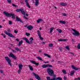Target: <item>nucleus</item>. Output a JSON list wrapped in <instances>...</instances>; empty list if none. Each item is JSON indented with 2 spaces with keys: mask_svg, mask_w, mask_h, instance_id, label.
<instances>
[{
  "mask_svg": "<svg viewBox=\"0 0 80 80\" xmlns=\"http://www.w3.org/2000/svg\"><path fill=\"white\" fill-rule=\"evenodd\" d=\"M3 13L5 14L6 17H12V19H15V15L14 14L12 13H8V12L4 11L3 12Z\"/></svg>",
  "mask_w": 80,
  "mask_h": 80,
  "instance_id": "nucleus-1",
  "label": "nucleus"
},
{
  "mask_svg": "<svg viewBox=\"0 0 80 80\" xmlns=\"http://www.w3.org/2000/svg\"><path fill=\"white\" fill-rule=\"evenodd\" d=\"M47 72L50 76H52V77L53 76V75H55L54 74V72L53 70L51 69L50 68H48L47 69Z\"/></svg>",
  "mask_w": 80,
  "mask_h": 80,
  "instance_id": "nucleus-2",
  "label": "nucleus"
},
{
  "mask_svg": "<svg viewBox=\"0 0 80 80\" xmlns=\"http://www.w3.org/2000/svg\"><path fill=\"white\" fill-rule=\"evenodd\" d=\"M23 40H25L26 42L28 43L29 44H31L33 43V41H32V40H33V37H31L29 39V40H31L30 42H29V40H28L27 38H23Z\"/></svg>",
  "mask_w": 80,
  "mask_h": 80,
  "instance_id": "nucleus-3",
  "label": "nucleus"
},
{
  "mask_svg": "<svg viewBox=\"0 0 80 80\" xmlns=\"http://www.w3.org/2000/svg\"><path fill=\"white\" fill-rule=\"evenodd\" d=\"M5 59L9 65L12 67V65L11 64V60L8 57H5Z\"/></svg>",
  "mask_w": 80,
  "mask_h": 80,
  "instance_id": "nucleus-4",
  "label": "nucleus"
},
{
  "mask_svg": "<svg viewBox=\"0 0 80 80\" xmlns=\"http://www.w3.org/2000/svg\"><path fill=\"white\" fill-rule=\"evenodd\" d=\"M72 30L74 32V33H73L72 34L74 35V36H79L80 35V33L78 31H76L75 30L72 29Z\"/></svg>",
  "mask_w": 80,
  "mask_h": 80,
  "instance_id": "nucleus-5",
  "label": "nucleus"
},
{
  "mask_svg": "<svg viewBox=\"0 0 80 80\" xmlns=\"http://www.w3.org/2000/svg\"><path fill=\"white\" fill-rule=\"evenodd\" d=\"M16 12H21V13H22V14L24 15H25V11H24L23 9L22 8L17 9L16 10Z\"/></svg>",
  "mask_w": 80,
  "mask_h": 80,
  "instance_id": "nucleus-6",
  "label": "nucleus"
},
{
  "mask_svg": "<svg viewBox=\"0 0 80 80\" xmlns=\"http://www.w3.org/2000/svg\"><path fill=\"white\" fill-rule=\"evenodd\" d=\"M4 33L5 34H6V35H8L9 37H12V38H15V36H14V35H13V34H12V33H7V31H5L4 32Z\"/></svg>",
  "mask_w": 80,
  "mask_h": 80,
  "instance_id": "nucleus-7",
  "label": "nucleus"
},
{
  "mask_svg": "<svg viewBox=\"0 0 80 80\" xmlns=\"http://www.w3.org/2000/svg\"><path fill=\"white\" fill-rule=\"evenodd\" d=\"M9 57H11L12 58H13L14 59H15L16 60L17 59V57L15 56L12 53V52H10V54L9 55Z\"/></svg>",
  "mask_w": 80,
  "mask_h": 80,
  "instance_id": "nucleus-8",
  "label": "nucleus"
},
{
  "mask_svg": "<svg viewBox=\"0 0 80 80\" xmlns=\"http://www.w3.org/2000/svg\"><path fill=\"white\" fill-rule=\"evenodd\" d=\"M33 75H34L35 78H36V79H37L38 80H41V79H40V77L38 76V75L37 74H36L34 72H32Z\"/></svg>",
  "mask_w": 80,
  "mask_h": 80,
  "instance_id": "nucleus-9",
  "label": "nucleus"
},
{
  "mask_svg": "<svg viewBox=\"0 0 80 80\" xmlns=\"http://www.w3.org/2000/svg\"><path fill=\"white\" fill-rule=\"evenodd\" d=\"M37 32H38V35L39 38H40V40H43V38H42V37H41V34H41V33L40 32V31H39V30H38L37 31Z\"/></svg>",
  "mask_w": 80,
  "mask_h": 80,
  "instance_id": "nucleus-10",
  "label": "nucleus"
},
{
  "mask_svg": "<svg viewBox=\"0 0 80 80\" xmlns=\"http://www.w3.org/2000/svg\"><path fill=\"white\" fill-rule=\"evenodd\" d=\"M56 77H57V76L55 75H53V77H54V80H62V78L60 77H58L56 78Z\"/></svg>",
  "mask_w": 80,
  "mask_h": 80,
  "instance_id": "nucleus-11",
  "label": "nucleus"
},
{
  "mask_svg": "<svg viewBox=\"0 0 80 80\" xmlns=\"http://www.w3.org/2000/svg\"><path fill=\"white\" fill-rule=\"evenodd\" d=\"M25 3H26V6L28 7V8H31V7L30 6V5L28 2V0H25Z\"/></svg>",
  "mask_w": 80,
  "mask_h": 80,
  "instance_id": "nucleus-12",
  "label": "nucleus"
},
{
  "mask_svg": "<svg viewBox=\"0 0 80 80\" xmlns=\"http://www.w3.org/2000/svg\"><path fill=\"white\" fill-rule=\"evenodd\" d=\"M27 28H28V30H32V29L33 28V27L31 25L28 26L27 27Z\"/></svg>",
  "mask_w": 80,
  "mask_h": 80,
  "instance_id": "nucleus-13",
  "label": "nucleus"
},
{
  "mask_svg": "<svg viewBox=\"0 0 80 80\" xmlns=\"http://www.w3.org/2000/svg\"><path fill=\"white\" fill-rule=\"evenodd\" d=\"M30 62L33 64H34V65H39V63L38 62H36V61H31Z\"/></svg>",
  "mask_w": 80,
  "mask_h": 80,
  "instance_id": "nucleus-14",
  "label": "nucleus"
},
{
  "mask_svg": "<svg viewBox=\"0 0 80 80\" xmlns=\"http://www.w3.org/2000/svg\"><path fill=\"white\" fill-rule=\"evenodd\" d=\"M35 1V5L36 6V7H37L38 6V5L39 3V0H34Z\"/></svg>",
  "mask_w": 80,
  "mask_h": 80,
  "instance_id": "nucleus-15",
  "label": "nucleus"
},
{
  "mask_svg": "<svg viewBox=\"0 0 80 80\" xmlns=\"http://www.w3.org/2000/svg\"><path fill=\"white\" fill-rule=\"evenodd\" d=\"M72 68L73 69H74V70H78V69H80V68H76L73 65L72 66Z\"/></svg>",
  "mask_w": 80,
  "mask_h": 80,
  "instance_id": "nucleus-16",
  "label": "nucleus"
},
{
  "mask_svg": "<svg viewBox=\"0 0 80 80\" xmlns=\"http://www.w3.org/2000/svg\"><path fill=\"white\" fill-rule=\"evenodd\" d=\"M28 67L30 69V70H31V71H33V68L32 66L29 65L28 66Z\"/></svg>",
  "mask_w": 80,
  "mask_h": 80,
  "instance_id": "nucleus-17",
  "label": "nucleus"
},
{
  "mask_svg": "<svg viewBox=\"0 0 80 80\" xmlns=\"http://www.w3.org/2000/svg\"><path fill=\"white\" fill-rule=\"evenodd\" d=\"M58 42H63L67 41V39H59L58 40Z\"/></svg>",
  "mask_w": 80,
  "mask_h": 80,
  "instance_id": "nucleus-18",
  "label": "nucleus"
},
{
  "mask_svg": "<svg viewBox=\"0 0 80 80\" xmlns=\"http://www.w3.org/2000/svg\"><path fill=\"white\" fill-rule=\"evenodd\" d=\"M47 80H55V78H53L52 79H50V77H47Z\"/></svg>",
  "mask_w": 80,
  "mask_h": 80,
  "instance_id": "nucleus-19",
  "label": "nucleus"
},
{
  "mask_svg": "<svg viewBox=\"0 0 80 80\" xmlns=\"http://www.w3.org/2000/svg\"><path fill=\"white\" fill-rule=\"evenodd\" d=\"M59 23H62V24H65L66 22L63 21H60Z\"/></svg>",
  "mask_w": 80,
  "mask_h": 80,
  "instance_id": "nucleus-20",
  "label": "nucleus"
},
{
  "mask_svg": "<svg viewBox=\"0 0 80 80\" xmlns=\"http://www.w3.org/2000/svg\"><path fill=\"white\" fill-rule=\"evenodd\" d=\"M42 68H46L47 67V65L43 64L42 65Z\"/></svg>",
  "mask_w": 80,
  "mask_h": 80,
  "instance_id": "nucleus-21",
  "label": "nucleus"
},
{
  "mask_svg": "<svg viewBox=\"0 0 80 80\" xmlns=\"http://www.w3.org/2000/svg\"><path fill=\"white\" fill-rule=\"evenodd\" d=\"M60 5H62V6H65V5H67V4L64 2H61L60 3Z\"/></svg>",
  "mask_w": 80,
  "mask_h": 80,
  "instance_id": "nucleus-22",
  "label": "nucleus"
},
{
  "mask_svg": "<svg viewBox=\"0 0 80 80\" xmlns=\"http://www.w3.org/2000/svg\"><path fill=\"white\" fill-rule=\"evenodd\" d=\"M22 43H23V40H22L21 41L19 42V43L18 45V46H20L21 45V44H22Z\"/></svg>",
  "mask_w": 80,
  "mask_h": 80,
  "instance_id": "nucleus-23",
  "label": "nucleus"
},
{
  "mask_svg": "<svg viewBox=\"0 0 80 80\" xmlns=\"http://www.w3.org/2000/svg\"><path fill=\"white\" fill-rule=\"evenodd\" d=\"M19 68L20 70H22L23 66L22 64H19Z\"/></svg>",
  "mask_w": 80,
  "mask_h": 80,
  "instance_id": "nucleus-24",
  "label": "nucleus"
},
{
  "mask_svg": "<svg viewBox=\"0 0 80 80\" xmlns=\"http://www.w3.org/2000/svg\"><path fill=\"white\" fill-rule=\"evenodd\" d=\"M44 56H47L48 58H51V57H50V56L49 55H48L47 54L44 53Z\"/></svg>",
  "mask_w": 80,
  "mask_h": 80,
  "instance_id": "nucleus-25",
  "label": "nucleus"
},
{
  "mask_svg": "<svg viewBox=\"0 0 80 80\" xmlns=\"http://www.w3.org/2000/svg\"><path fill=\"white\" fill-rule=\"evenodd\" d=\"M75 73V71H71L70 73L71 76H72L73 74Z\"/></svg>",
  "mask_w": 80,
  "mask_h": 80,
  "instance_id": "nucleus-26",
  "label": "nucleus"
},
{
  "mask_svg": "<svg viewBox=\"0 0 80 80\" xmlns=\"http://www.w3.org/2000/svg\"><path fill=\"white\" fill-rule=\"evenodd\" d=\"M15 50H17V51H19V52H21V49H20L19 48H18L17 47L15 48Z\"/></svg>",
  "mask_w": 80,
  "mask_h": 80,
  "instance_id": "nucleus-27",
  "label": "nucleus"
},
{
  "mask_svg": "<svg viewBox=\"0 0 80 80\" xmlns=\"http://www.w3.org/2000/svg\"><path fill=\"white\" fill-rule=\"evenodd\" d=\"M57 30L58 31L59 33H62V30L60 29H57Z\"/></svg>",
  "mask_w": 80,
  "mask_h": 80,
  "instance_id": "nucleus-28",
  "label": "nucleus"
},
{
  "mask_svg": "<svg viewBox=\"0 0 80 80\" xmlns=\"http://www.w3.org/2000/svg\"><path fill=\"white\" fill-rule=\"evenodd\" d=\"M36 58L38 59V60H41V61H42V58L40 57L39 56L37 57Z\"/></svg>",
  "mask_w": 80,
  "mask_h": 80,
  "instance_id": "nucleus-29",
  "label": "nucleus"
},
{
  "mask_svg": "<svg viewBox=\"0 0 80 80\" xmlns=\"http://www.w3.org/2000/svg\"><path fill=\"white\" fill-rule=\"evenodd\" d=\"M47 66L48 68L49 67L50 68H52V67H53V66H52V65L50 64H47Z\"/></svg>",
  "mask_w": 80,
  "mask_h": 80,
  "instance_id": "nucleus-30",
  "label": "nucleus"
},
{
  "mask_svg": "<svg viewBox=\"0 0 80 80\" xmlns=\"http://www.w3.org/2000/svg\"><path fill=\"white\" fill-rule=\"evenodd\" d=\"M58 49L59 50V51H62V50H63V48L62 47H60Z\"/></svg>",
  "mask_w": 80,
  "mask_h": 80,
  "instance_id": "nucleus-31",
  "label": "nucleus"
},
{
  "mask_svg": "<svg viewBox=\"0 0 80 80\" xmlns=\"http://www.w3.org/2000/svg\"><path fill=\"white\" fill-rule=\"evenodd\" d=\"M72 42L74 44H75V41L73 39H72Z\"/></svg>",
  "mask_w": 80,
  "mask_h": 80,
  "instance_id": "nucleus-32",
  "label": "nucleus"
},
{
  "mask_svg": "<svg viewBox=\"0 0 80 80\" xmlns=\"http://www.w3.org/2000/svg\"><path fill=\"white\" fill-rule=\"evenodd\" d=\"M53 28H50V33H52V32H53Z\"/></svg>",
  "mask_w": 80,
  "mask_h": 80,
  "instance_id": "nucleus-33",
  "label": "nucleus"
},
{
  "mask_svg": "<svg viewBox=\"0 0 80 80\" xmlns=\"http://www.w3.org/2000/svg\"><path fill=\"white\" fill-rule=\"evenodd\" d=\"M12 24H13V22H12L11 21H9V25H12Z\"/></svg>",
  "mask_w": 80,
  "mask_h": 80,
  "instance_id": "nucleus-34",
  "label": "nucleus"
},
{
  "mask_svg": "<svg viewBox=\"0 0 80 80\" xmlns=\"http://www.w3.org/2000/svg\"><path fill=\"white\" fill-rule=\"evenodd\" d=\"M49 47H53V44H52V43H49Z\"/></svg>",
  "mask_w": 80,
  "mask_h": 80,
  "instance_id": "nucleus-35",
  "label": "nucleus"
},
{
  "mask_svg": "<svg viewBox=\"0 0 80 80\" xmlns=\"http://www.w3.org/2000/svg\"><path fill=\"white\" fill-rule=\"evenodd\" d=\"M16 20H21V19L18 18V16H16Z\"/></svg>",
  "mask_w": 80,
  "mask_h": 80,
  "instance_id": "nucleus-36",
  "label": "nucleus"
},
{
  "mask_svg": "<svg viewBox=\"0 0 80 80\" xmlns=\"http://www.w3.org/2000/svg\"><path fill=\"white\" fill-rule=\"evenodd\" d=\"M62 72L64 74H67V72H66V71H65V70H62Z\"/></svg>",
  "mask_w": 80,
  "mask_h": 80,
  "instance_id": "nucleus-37",
  "label": "nucleus"
},
{
  "mask_svg": "<svg viewBox=\"0 0 80 80\" xmlns=\"http://www.w3.org/2000/svg\"><path fill=\"white\" fill-rule=\"evenodd\" d=\"M26 35L27 37H28L29 36H30V33L26 32Z\"/></svg>",
  "mask_w": 80,
  "mask_h": 80,
  "instance_id": "nucleus-38",
  "label": "nucleus"
},
{
  "mask_svg": "<svg viewBox=\"0 0 80 80\" xmlns=\"http://www.w3.org/2000/svg\"><path fill=\"white\" fill-rule=\"evenodd\" d=\"M77 48L78 49H80V44H78L77 46Z\"/></svg>",
  "mask_w": 80,
  "mask_h": 80,
  "instance_id": "nucleus-39",
  "label": "nucleus"
},
{
  "mask_svg": "<svg viewBox=\"0 0 80 80\" xmlns=\"http://www.w3.org/2000/svg\"><path fill=\"white\" fill-rule=\"evenodd\" d=\"M17 21L18 22H21V23H23V22L22 20H17Z\"/></svg>",
  "mask_w": 80,
  "mask_h": 80,
  "instance_id": "nucleus-40",
  "label": "nucleus"
},
{
  "mask_svg": "<svg viewBox=\"0 0 80 80\" xmlns=\"http://www.w3.org/2000/svg\"><path fill=\"white\" fill-rule=\"evenodd\" d=\"M21 70H20V69L18 70V73H21Z\"/></svg>",
  "mask_w": 80,
  "mask_h": 80,
  "instance_id": "nucleus-41",
  "label": "nucleus"
},
{
  "mask_svg": "<svg viewBox=\"0 0 80 80\" xmlns=\"http://www.w3.org/2000/svg\"><path fill=\"white\" fill-rule=\"evenodd\" d=\"M12 5L13 6V7H17V5H15L14 4H12Z\"/></svg>",
  "mask_w": 80,
  "mask_h": 80,
  "instance_id": "nucleus-42",
  "label": "nucleus"
},
{
  "mask_svg": "<svg viewBox=\"0 0 80 80\" xmlns=\"http://www.w3.org/2000/svg\"><path fill=\"white\" fill-rule=\"evenodd\" d=\"M66 49H67V50H69L70 49V48H69V47L68 46H67L66 47Z\"/></svg>",
  "mask_w": 80,
  "mask_h": 80,
  "instance_id": "nucleus-43",
  "label": "nucleus"
},
{
  "mask_svg": "<svg viewBox=\"0 0 80 80\" xmlns=\"http://www.w3.org/2000/svg\"><path fill=\"white\" fill-rule=\"evenodd\" d=\"M7 1L8 3H11V1H12V0H7Z\"/></svg>",
  "mask_w": 80,
  "mask_h": 80,
  "instance_id": "nucleus-44",
  "label": "nucleus"
},
{
  "mask_svg": "<svg viewBox=\"0 0 80 80\" xmlns=\"http://www.w3.org/2000/svg\"><path fill=\"white\" fill-rule=\"evenodd\" d=\"M12 51L13 53H16V51L15 50L12 49Z\"/></svg>",
  "mask_w": 80,
  "mask_h": 80,
  "instance_id": "nucleus-45",
  "label": "nucleus"
},
{
  "mask_svg": "<svg viewBox=\"0 0 80 80\" xmlns=\"http://www.w3.org/2000/svg\"><path fill=\"white\" fill-rule=\"evenodd\" d=\"M43 20H37V23H40V21L42 22Z\"/></svg>",
  "mask_w": 80,
  "mask_h": 80,
  "instance_id": "nucleus-46",
  "label": "nucleus"
},
{
  "mask_svg": "<svg viewBox=\"0 0 80 80\" xmlns=\"http://www.w3.org/2000/svg\"><path fill=\"white\" fill-rule=\"evenodd\" d=\"M7 31L8 32H10V29H8Z\"/></svg>",
  "mask_w": 80,
  "mask_h": 80,
  "instance_id": "nucleus-47",
  "label": "nucleus"
},
{
  "mask_svg": "<svg viewBox=\"0 0 80 80\" xmlns=\"http://www.w3.org/2000/svg\"><path fill=\"white\" fill-rule=\"evenodd\" d=\"M21 4H24V3H23V1L22 0H21Z\"/></svg>",
  "mask_w": 80,
  "mask_h": 80,
  "instance_id": "nucleus-48",
  "label": "nucleus"
},
{
  "mask_svg": "<svg viewBox=\"0 0 80 80\" xmlns=\"http://www.w3.org/2000/svg\"><path fill=\"white\" fill-rule=\"evenodd\" d=\"M70 54H72V55H74V53H72V52H69Z\"/></svg>",
  "mask_w": 80,
  "mask_h": 80,
  "instance_id": "nucleus-49",
  "label": "nucleus"
},
{
  "mask_svg": "<svg viewBox=\"0 0 80 80\" xmlns=\"http://www.w3.org/2000/svg\"><path fill=\"white\" fill-rule=\"evenodd\" d=\"M24 18H25L26 20H28V18L27 17H25V16H24Z\"/></svg>",
  "mask_w": 80,
  "mask_h": 80,
  "instance_id": "nucleus-50",
  "label": "nucleus"
},
{
  "mask_svg": "<svg viewBox=\"0 0 80 80\" xmlns=\"http://www.w3.org/2000/svg\"><path fill=\"white\" fill-rule=\"evenodd\" d=\"M18 32V31H17V30H14V33H17Z\"/></svg>",
  "mask_w": 80,
  "mask_h": 80,
  "instance_id": "nucleus-51",
  "label": "nucleus"
},
{
  "mask_svg": "<svg viewBox=\"0 0 80 80\" xmlns=\"http://www.w3.org/2000/svg\"><path fill=\"white\" fill-rule=\"evenodd\" d=\"M64 80H67V78L66 77V76L64 77Z\"/></svg>",
  "mask_w": 80,
  "mask_h": 80,
  "instance_id": "nucleus-52",
  "label": "nucleus"
},
{
  "mask_svg": "<svg viewBox=\"0 0 80 80\" xmlns=\"http://www.w3.org/2000/svg\"><path fill=\"white\" fill-rule=\"evenodd\" d=\"M16 41H17V42H19V39L18 38L16 39Z\"/></svg>",
  "mask_w": 80,
  "mask_h": 80,
  "instance_id": "nucleus-53",
  "label": "nucleus"
},
{
  "mask_svg": "<svg viewBox=\"0 0 80 80\" xmlns=\"http://www.w3.org/2000/svg\"><path fill=\"white\" fill-rule=\"evenodd\" d=\"M0 72L1 73H3V71L2 70H0Z\"/></svg>",
  "mask_w": 80,
  "mask_h": 80,
  "instance_id": "nucleus-54",
  "label": "nucleus"
},
{
  "mask_svg": "<svg viewBox=\"0 0 80 80\" xmlns=\"http://www.w3.org/2000/svg\"><path fill=\"white\" fill-rule=\"evenodd\" d=\"M37 20H43L42 18H40L38 19Z\"/></svg>",
  "mask_w": 80,
  "mask_h": 80,
  "instance_id": "nucleus-55",
  "label": "nucleus"
},
{
  "mask_svg": "<svg viewBox=\"0 0 80 80\" xmlns=\"http://www.w3.org/2000/svg\"><path fill=\"white\" fill-rule=\"evenodd\" d=\"M45 43H46V42H42V44H45Z\"/></svg>",
  "mask_w": 80,
  "mask_h": 80,
  "instance_id": "nucleus-56",
  "label": "nucleus"
},
{
  "mask_svg": "<svg viewBox=\"0 0 80 80\" xmlns=\"http://www.w3.org/2000/svg\"><path fill=\"white\" fill-rule=\"evenodd\" d=\"M63 16H66L67 15V14L66 13H64L63 14Z\"/></svg>",
  "mask_w": 80,
  "mask_h": 80,
  "instance_id": "nucleus-57",
  "label": "nucleus"
},
{
  "mask_svg": "<svg viewBox=\"0 0 80 80\" xmlns=\"http://www.w3.org/2000/svg\"><path fill=\"white\" fill-rule=\"evenodd\" d=\"M6 37V35H3V38H5Z\"/></svg>",
  "mask_w": 80,
  "mask_h": 80,
  "instance_id": "nucleus-58",
  "label": "nucleus"
},
{
  "mask_svg": "<svg viewBox=\"0 0 80 80\" xmlns=\"http://www.w3.org/2000/svg\"><path fill=\"white\" fill-rule=\"evenodd\" d=\"M78 80H80V77H79L78 78Z\"/></svg>",
  "mask_w": 80,
  "mask_h": 80,
  "instance_id": "nucleus-59",
  "label": "nucleus"
},
{
  "mask_svg": "<svg viewBox=\"0 0 80 80\" xmlns=\"http://www.w3.org/2000/svg\"><path fill=\"white\" fill-rule=\"evenodd\" d=\"M26 16H27V17H28V14L26 13Z\"/></svg>",
  "mask_w": 80,
  "mask_h": 80,
  "instance_id": "nucleus-60",
  "label": "nucleus"
},
{
  "mask_svg": "<svg viewBox=\"0 0 80 80\" xmlns=\"http://www.w3.org/2000/svg\"><path fill=\"white\" fill-rule=\"evenodd\" d=\"M74 80H78V78H75L74 79Z\"/></svg>",
  "mask_w": 80,
  "mask_h": 80,
  "instance_id": "nucleus-61",
  "label": "nucleus"
},
{
  "mask_svg": "<svg viewBox=\"0 0 80 80\" xmlns=\"http://www.w3.org/2000/svg\"><path fill=\"white\" fill-rule=\"evenodd\" d=\"M2 28V26L1 25H0V28Z\"/></svg>",
  "mask_w": 80,
  "mask_h": 80,
  "instance_id": "nucleus-62",
  "label": "nucleus"
},
{
  "mask_svg": "<svg viewBox=\"0 0 80 80\" xmlns=\"http://www.w3.org/2000/svg\"><path fill=\"white\" fill-rule=\"evenodd\" d=\"M42 28H39V30H42Z\"/></svg>",
  "mask_w": 80,
  "mask_h": 80,
  "instance_id": "nucleus-63",
  "label": "nucleus"
},
{
  "mask_svg": "<svg viewBox=\"0 0 80 80\" xmlns=\"http://www.w3.org/2000/svg\"><path fill=\"white\" fill-rule=\"evenodd\" d=\"M29 80H33V79H30Z\"/></svg>",
  "mask_w": 80,
  "mask_h": 80,
  "instance_id": "nucleus-64",
  "label": "nucleus"
}]
</instances>
